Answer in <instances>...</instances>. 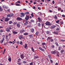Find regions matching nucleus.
<instances>
[{
  "label": "nucleus",
  "instance_id": "ea45409f",
  "mask_svg": "<svg viewBox=\"0 0 65 65\" xmlns=\"http://www.w3.org/2000/svg\"><path fill=\"white\" fill-rule=\"evenodd\" d=\"M54 41V40H53V39H51L49 41V42H50V41H51V42H53Z\"/></svg>",
  "mask_w": 65,
  "mask_h": 65
},
{
  "label": "nucleus",
  "instance_id": "c85d7f7f",
  "mask_svg": "<svg viewBox=\"0 0 65 65\" xmlns=\"http://www.w3.org/2000/svg\"><path fill=\"white\" fill-rule=\"evenodd\" d=\"M55 44L57 46H59V44H58L57 42H55Z\"/></svg>",
  "mask_w": 65,
  "mask_h": 65
},
{
  "label": "nucleus",
  "instance_id": "680f3d73",
  "mask_svg": "<svg viewBox=\"0 0 65 65\" xmlns=\"http://www.w3.org/2000/svg\"><path fill=\"white\" fill-rule=\"evenodd\" d=\"M52 3L54 4H55V1H52Z\"/></svg>",
  "mask_w": 65,
  "mask_h": 65
},
{
  "label": "nucleus",
  "instance_id": "f704fd0d",
  "mask_svg": "<svg viewBox=\"0 0 65 65\" xmlns=\"http://www.w3.org/2000/svg\"><path fill=\"white\" fill-rule=\"evenodd\" d=\"M31 49L32 50V51H33V52H34V49H33V47H32L31 48Z\"/></svg>",
  "mask_w": 65,
  "mask_h": 65
},
{
  "label": "nucleus",
  "instance_id": "4468645a",
  "mask_svg": "<svg viewBox=\"0 0 65 65\" xmlns=\"http://www.w3.org/2000/svg\"><path fill=\"white\" fill-rule=\"evenodd\" d=\"M17 27L19 28H20V26H21V25H20L19 23H18L17 24Z\"/></svg>",
  "mask_w": 65,
  "mask_h": 65
},
{
  "label": "nucleus",
  "instance_id": "e2e57ef3",
  "mask_svg": "<svg viewBox=\"0 0 65 65\" xmlns=\"http://www.w3.org/2000/svg\"><path fill=\"white\" fill-rule=\"evenodd\" d=\"M50 61L51 63H53V60H52L50 59Z\"/></svg>",
  "mask_w": 65,
  "mask_h": 65
},
{
  "label": "nucleus",
  "instance_id": "de8ad7c7",
  "mask_svg": "<svg viewBox=\"0 0 65 65\" xmlns=\"http://www.w3.org/2000/svg\"><path fill=\"white\" fill-rule=\"evenodd\" d=\"M42 28H43V27H44V23H42Z\"/></svg>",
  "mask_w": 65,
  "mask_h": 65
},
{
  "label": "nucleus",
  "instance_id": "a211bd4d",
  "mask_svg": "<svg viewBox=\"0 0 65 65\" xmlns=\"http://www.w3.org/2000/svg\"><path fill=\"white\" fill-rule=\"evenodd\" d=\"M21 57L22 59H23L24 58V55L22 54L21 55Z\"/></svg>",
  "mask_w": 65,
  "mask_h": 65
},
{
  "label": "nucleus",
  "instance_id": "09e8293b",
  "mask_svg": "<svg viewBox=\"0 0 65 65\" xmlns=\"http://www.w3.org/2000/svg\"><path fill=\"white\" fill-rule=\"evenodd\" d=\"M13 42H11V41H10L8 42V43H13Z\"/></svg>",
  "mask_w": 65,
  "mask_h": 65
},
{
  "label": "nucleus",
  "instance_id": "4be33fe9",
  "mask_svg": "<svg viewBox=\"0 0 65 65\" xmlns=\"http://www.w3.org/2000/svg\"><path fill=\"white\" fill-rule=\"evenodd\" d=\"M48 56L49 58L50 59H52V57H51V55H48Z\"/></svg>",
  "mask_w": 65,
  "mask_h": 65
},
{
  "label": "nucleus",
  "instance_id": "8fccbe9b",
  "mask_svg": "<svg viewBox=\"0 0 65 65\" xmlns=\"http://www.w3.org/2000/svg\"><path fill=\"white\" fill-rule=\"evenodd\" d=\"M26 17L27 18H28V19L29 18V15H26Z\"/></svg>",
  "mask_w": 65,
  "mask_h": 65
},
{
  "label": "nucleus",
  "instance_id": "7ed1b4c3",
  "mask_svg": "<svg viewBox=\"0 0 65 65\" xmlns=\"http://www.w3.org/2000/svg\"><path fill=\"white\" fill-rule=\"evenodd\" d=\"M39 49L42 52H44V51H45V50H44V49H43L41 47H39Z\"/></svg>",
  "mask_w": 65,
  "mask_h": 65
},
{
  "label": "nucleus",
  "instance_id": "7c9ffc66",
  "mask_svg": "<svg viewBox=\"0 0 65 65\" xmlns=\"http://www.w3.org/2000/svg\"><path fill=\"white\" fill-rule=\"evenodd\" d=\"M45 42H43L42 43V45L43 46L44 45H45Z\"/></svg>",
  "mask_w": 65,
  "mask_h": 65
},
{
  "label": "nucleus",
  "instance_id": "9d476101",
  "mask_svg": "<svg viewBox=\"0 0 65 65\" xmlns=\"http://www.w3.org/2000/svg\"><path fill=\"white\" fill-rule=\"evenodd\" d=\"M4 41V38H3L2 40L0 41V42L1 43H3V42Z\"/></svg>",
  "mask_w": 65,
  "mask_h": 65
},
{
  "label": "nucleus",
  "instance_id": "13d9d810",
  "mask_svg": "<svg viewBox=\"0 0 65 65\" xmlns=\"http://www.w3.org/2000/svg\"><path fill=\"white\" fill-rule=\"evenodd\" d=\"M46 34H49V31H47L46 32Z\"/></svg>",
  "mask_w": 65,
  "mask_h": 65
},
{
  "label": "nucleus",
  "instance_id": "2f4dec72",
  "mask_svg": "<svg viewBox=\"0 0 65 65\" xmlns=\"http://www.w3.org/2000/svg\"><path fill=\"white\" fill-rule=\"evenodd\" d=\"M64 50H62L61 51V54H63V53H64Z\"/></svg>",
  "mask_w": 65,
  "mask_h": 65
},
{
  "label": "nucleus",
  "instance_id": "5701e85b",
  "mask_svg": "<svg viewBox=\"0 0 65 65\" xmlns=\"http://www.w3.org/2000/svg\"><path fill=\"white\" fill-rule=\"evenodd\" d=\"M3 11V9H2V7L0 6V11Z\"/></svg>",
  "mask_w": 65,
  "mask_h": 65
},
{
  "label": "nucleus",
  "instance_id": "ddd939ff",
  "mask_svg": "<svg viewBox=\"0 0 65 65\" xmlns=\"http://www.w3.org/2000/svg\"><path fill=\"white\" fill-rule=\"evenodd\" d=\"M12 32L13 33V34H17L18 33V32L15 31H12Z\"/></svg>",
  "mask_w": 65,
  "mask_h": 65
},
{
  "label": "nucleus",
  "instance_id": "052dcab7",
  "mask_svg": "<svg viewBox=\"0 0 65 65\" xmlns=\"http://www.w3.org/2000/svg\"><path fill=\"white\" fill-rule=\"evenodd\" d=\"M16 6H20V4H16Z\"/></svg>",
  "mask_w": 65,
  "mask_h": 65
},
{
  "label": "nucleus",
  "instance_id": "20e7f679",
  "mask_svg": "<svg viewBox=\"0 0 65 65\" xmlns=\"http://www.w3.org/2000/svg\"><path fill=\"white\" fill-rule=\"evenodd\" d=\"M25 32V29H22L20 30V32L21 33H24V32Z\"/></svg>",
  "mask_w": 65,
  "mask_h": 65
},
{
  "label": "nucleus",
  "instance_id": "69168bd1",
  "mask_svg": "<svg viewBox=\"0 0 65 65\" xmlns=\"http://www.w3.org/2000/svg\"><path fill=\"white\" fill-rule=\"evenodd\" d=\"M32 8H33V9H35V7L33 6L32 7Z\"/></svg>",
  "mask_w": 65,
  "mask_h": 65
},
{
  "label": "nucleus",
  "instance_id": "4d7b16f0",
  "mask_svg": "<svg viewBox=\"0 0 65 65\" xmlns=\"http://www.w3.org/2000/svg\"><path fill=\"white\" fill-rule=\"evenodd\" d=\"M60 41H62L63 42H64V41H65V40H61Z\"/></svg>",
  "mask_w": 65,
  "mask_h": 65
},
{
  "label": "nucleus",
  "instance_id": "49530a36",
  "mask_svg": "<svg viewBox=\"0 0 65 65\" xmlns=\"http://www.w3.org/2000/svg\"><path fill=\"white\" fill-rule=\"evenodd\" d=\"M60 23L61 25H63L64 24V22L63 21H61L60 22Z\"/></svg>",
  "mask_w": 65,
  "mask_h": 65
},
{
  "label": "nucleus",
  "instance_id": "f8f14e48",
  "mask_svg": "<svg viewBox=\"0 0 65 65\" xmlns=\"http://www.w3.org/2000/svg\"><path fill=\"white\" fill-rule=\"evenodd\" d=\"M8 38V36H6V40L7 41H8V40H9V39Z\"/></svg>",
  "mask_w": 65,
  "mask_h": 65
},
{
  "label": "nucleus",
  "instance_id": "1a4fd4ad",
  "mask_svg": "<svg viewBox=\"0 0 65 65\" xmlns=\"http://www.w3.org/2000/svg\"><path fill=\"white\" fill-rule=\"evenodd\" d=\"M46 25H48V26H50V22H47L46 23Z\"/></svg>",
  "mask_w": 65,
  "mask_h": 65
},
{
  "label": "nucleus",
  "instance_id": "c756f323",
  "mask_svg": "<svg viewBox=\"0 0 65 65\" xmlns=\"http://www.w3.org/2000/svg\"><path fill=\"white\" fill-rule=\"evenodd\" d=\"M27 47V44H25V46H24V48H26V47Z\"/></svg>",
  "mask_w": 65,
  "mask_h": 65
},
{
  "label": "nucleus",
  "instance_id": "72a5a7b5",
  "mask_svg": "<svg viewBox=\"0 0 65 65\" xmlns=\"http://www.w3.org/2000/svg\"><path fill=\"white\" fill-rule=\"evenodd\" d=\"M32 35H29V37H30V38H32Z\"/></svg>",
  "mask_w": 65,
  "mask_h": 65
},
{
  "label": "nucleus",
  "instance_id": "b1692460",
  "mask_svg": "<svg viewBox=\"0 0 65 65\" xmlns=\"http://www.w3.org/2000/svg\"><path fill=\"white\" fill-rule=\"evenodd\" d=\"M24 14H29V12H25L24 13Z\"/></svg>",
  "mask_w": 65,
  "mask_h": 65
},
{
  "label": "nucleus",
  "instance_id": "a878e982",
  "mask_svg": "<svg viewBox=\"0 0 65 65\" xmlns=\"http://www.w3.org/2000/svg\"><path fill=\"white\" fill-rule=\"evenodd\" d=\"M39 34V32H38V31H37L35 33V35H38Z\"/></svg>",
  "mask_w": 65,
  "mask_h": 65
},
{
  "label": "nucleus",
  "instance_id": "bb28decb",
  "mask_svg": "<svg viewBox=\"0 0 65 65\" xmlns=\"http://www.w3.org/2000/svg\"><path fill=\"white\" fill-rule=\"evenodd\" d=\"M30 22H31V23H34V21L32 19H31L30 20Z\"/></svg>",
  "mask_w": 65,
  "mask_h": 65
},
{
  "label": "nucleus",
  "instance_id": "f03ea898",
  "mask_svg": "<svg viewBox=\"0 0 65 65\" xmlns=\"http://www.w3.org/2000/svg\"><path fill=\"white\" fill-rule=\"evenodd\" d=\"M51 54L55 55L56 53V51L55 50L54 51H53L51 52Z\"/></svg>",
  "mask_w": 65,
  "mask_h": 65
},
{
  "label": "nucleus",
  "instance_id": "3c124183",
  "mask_svg": "<svg viewBox=\"0 0 65 65\" xmlns=\"http://www.w3.org/2000/svg\"><path fill=\"white\" fill-rule=\"evenodd\" d=\"M17 44H18V45H19V44H20V42H17Z\"/></svg>",
  "mask_w": 65,
  "mask_h": 65
},
{
  "label": "nucleus",
  "instance_id": "0e129e2a",
  "mask_svg": "<svg viewBox=\"0 0 65 65\" xmlns=\"http://www.w3.org/2000/svg\"><path fill=\"white\" fill-rule=\"evenodd\" d=\"M62 17H63V18H65V15H62Z\"/></svg>",
  "mask_w": 65,
  "mask_h": 65
},
{
  "label": "nucleus",
  "instance_id": "c9c22d12",
  "mask_svg": "<svg viewBox=\"0 0 65 65\" xmlns=\"http://www.w3.org/2000/svg\"><path fill=\"white\" fill-rule=\"evenodd\" d=\"M38 26L39 27H41V24H40V23H39L38 24Z\"/></svg>",
  "mask_w": 65,
  "mask_h": 65
},
{
  "label": "nucleus",
  "instance_id": "c03bdc74",
  "mask_svg": "<svg viewBox=\"0 0 65 65\" xmlns=\"http://www.w3.org/2000/svg\"><path fill=\"white\" fill-rule=\"evenodd\" d=\"M38 19L39 21H41V19L40 17H38Z\"/></svg>",
  "mask_w": 65,
  "mask_h": 65
},
{
  "label": "nucleus",
  "instance_id": "f257e3e1",
  "mask_svg": "<svg viewBox=\"0 0 65 65\" xmlns=\"http://www.w3.org/2000/svg\"><path fill=\"white\" fill-rule=\"evenodd\" d=\"M13 14L11 13L7 15V17H12V16H13Z\"/></svg>",
  "mask_w": 65,
  "mask_h": 65
},
{
  "label": "nucleus",
  "instance_id": "a18cd8bd",
  "mask_svg": "<svg viewBox=\"0 0 65 65\" xmlns=\"http://www.w3.org/2000/svg\"><path fill=\"white\" fill-rule=\"evenodd\" d=\"M16 3H18L20 4V3H21V2L19 1H18L17 2H16Z\"/></svg>",
  "mask_w": 65,
  "mask_h": 65
},
{
  "label": "nucleus",
  "instance_id": "e433bc0d",
  "mask_svg": "<svg viewBox=\"0 0 65 65\" xmlns=\"http://www.w3.org/2000/svg\"><path fill=\"white\" fill-rule=\"evenodd\" d=\"M59 22H60V20H57L56 21V23H57V24H58L59 23Z\"/></svg>",
  "mask_w": 65,
  "mask_h": 65
},
{
  "label": "nucleus",
  "instance_id": "37998d69",
  "mask_svg": "<svg viewBox=\"0 0 65 65\" xmlns=\"http://www.w3.org/2000/svg\"><path fill=\"white\" fill-rule=\"evenodd\" d=\"M58 17H59V18H60V17H61V14H59L58 15Z\"/></svg>",
  "mask_w": 65,
  "mask_h": 65
},
{
  "label": "nucleus",
  "instance_id": "4c0bfd02",
  "mask_svg": "<svg viewBox=\"0 0 65 65\" xmlns=\"http://www.w3.org/2000/svg\"><path fill=\"white\" fill-rule=\"evenodd\" d=\"M25 19H26V21H28V19L27 17H26L25 18Z\"/></svg>",
  "mask_w": 65,
  "mask_h": 65
},
{
  "label": "nucleus",
  "instance_id": "79ce46f5",
  "mask_svg": "<svg viewBox=\"0 0 65 65\" xmlns=\"http://www.w3.org/2000/svg\"><path fill=\"white\" fill-rule=\"evenodd\" d=\"M12 22L11 21H10L9 22V24H12Z\"/></svg>",
  "mask_w": 65,
  "mask_h": 65
},
{
  "label": "nucleus",
  "instance_id": "dca6fc26",
  "mask_svg": "<svg viewBox=\"0 0 65 65\" xmlns=\"http://www.w3.org/2000/svg\"><path fill=\"white\" fill-rule=\"evenodd\" d=\"M34 58L35 59H38L39 57L38 56H35L34 57Z\"/></svg>",
  "mask_w": 65,
  "mask_h": 65
},
{
  "label": "nucleus",
  "instance_id": "6ab92c4d",
  "mask_svg": "<svg viewBox=\"0 0 65 65\" xmlns=\"http://www.w3.org/2000/svg\"><path fill=\"white\" fill-rule=\"evenodd\" d=\"M53 33H54V34H55L56 35H58V33L56 32L55 31H53Z\"/></svg>",
  "mask_w": 65,
  "mask_h": 65
},
{
  "label": "nucleus",
  "instance_id": "774afa93",
  "mask_svg": "<svg viewBox=\"0 0 65 65\" xmlns=\"http://www.w3.org/2000/svg\"><path fill=\"white\" fill-rule=\"evenodd\" d=\"M18 65H21V63L20 62H18Z\"/></svg>",
  "mask_w": 65,
  "mask_h": 65
},
{
  "label": "nucleus",
  "instance_id": "6e6d98bb",
  "mask_svg": "<svg viewBox=\"0 0 65 65\" xmlns=\"http://www.w3.org/2000/svg\"><path fill=\"white\" fill-rule=\"evenodd\" d=\"M0 32H3V30L2 29H1L0 30Z\"/></svg>",
  "mask_w": 65,
  "mask_h": 65
},
{
  "label": "nucleus",
  "instance_id": "39448f33",
  "mask_svg": "<svg viewBox=\"0 0 65 65\" xmlns=\"http://www.w3.org/2000/svg\"><path fill=\"white\" fill-rule=\"evenodd\" d=\"M17 19L18 21H22V19L19 17H17Z\"/></svg>",
  "mask_w": 65,
  "mask_h": 65
},
{
  "label": "nucleus",
  "instance_id": "bf43d9fd",
  "mask_svg": "<svg viewBox=\"0 0 65 65\" xmlns=\"http://www.w3.org/2000/svg\"><path fill=\"white\" fill-rule=\"evenodd\" d=\"M23 63L26 64V61H23Z\"/></svg>",
  "mask_w": 65,
  "mask_h": 65
},
{
  "label": "nucleus",
  "instance_id": "2eb2a0df",
  "mask_svg": "<svg viewBox=\"0 0 65 65\" xmlns=\"http://www.w3.org/2000/svg\"><path fill=\"white\" fill-rule=\"evenodd\" d=\"M6 31L7 32H9L10 31V30L9 29V28H6Z\"/></svg>",
  "mask_w": 65,
  "mask_h": 65
},
{
  "label": "nucleus",
  "instance_id": "58836bf2",
  "mask_svg": "<svg viewBox=\"0 0 65 65\" xmlns=\"http://www.w3.org/2000/svg\"><path fill=\"white\" fill-rule=\"evenodd\" d=\"M24 35H28V33H25L24 34Z\"/></svg>",
  "mask_w": 65,
  "mask_h": 65
},
{
  "label": "nucleus",
  "instance_id": "6e6552de",
  "mask_svg": "<svg viewBox=\"0 0 65 65\" xmlns=\"http://www.w3.org/2000/svg\"><path fill=\"white\" fill-rule=\"evenodd\" d=\"M21 17H24V16H25V13H23L22 12L21 13Z\"/></svg>",
  "mask_w": 65,
  "mask_h": 65
},
{
  "label": "nucleus",
  "instance_id": "473e14b6",
  "mask_svg": "<svg viewBox=\"0 0 65 65\" xmlns=\"http://www.w3.org/2000/svg\"><path fill=\"white\" fill-rule=\"evenodd\" d=\"M54 18L55 19H58L57 18V17L56 15H55Z\"/></svg>",
  "mask_w": 65,
  "mask_h": 65
},
{
  "label": "nucleus",
  "instance_id": "338daca9",
  "mask_svg": "<svg viewBox=\"0 0 65 65\" xmlns=\"http://www.w3.org/2000/svg\"><path fill=\"white\" fill-rule=\"evenodd\" d=\"M58 10H61V8H58Z\"/></svg>",
  "mask_w": 65,
  "mask_h": 65
},
{
  "label": "nucleus",
  "instance_id": "5fc2aeb1",
  "mask_svg": "<svg viewBox=\"0 0 65 65\" xmlns=\"http://www.w3.org/2000/svg\"><path fill=\"white\" fill-rule=\"evenodd\" d=\"M42 47H43V48H44V49H45H45H46V48H45V46H42Z\"/></svg>",
  "mask_w": 65,
  "mask_h": 65
},
{
  "label": "nucleus",
  "instance_id": "423d86ee",
  "mask_svg": "<svg viewBox=\"0 0 65 65\" xmlns=\"http://www.w3.org/2000/svg\"><path fill=\"white\" fill-rule=\"evenodd\" d=\"M56 27V26L55 25H53L51 26V28L53 29H55V28Z\"/></svg>",
  "mask_w": 65,
  "mask_h": 65
},
{
  "label": "nucleus",
  "instance_id": "f3484780",
  "mask_svg": "<svg viewBox=\"0 0 65 65\" xmlns=\"http://www.w3.org/2000/svg\"><path fill=\"white\" fill-rule=\"evenodd\" d=\"M30 65H35V63L34 62H31L30 63Z\"/></svg>",
  "mask_w": 65,
  "mask_h": 65
},
{
  "label": "nucleus",
  "instance_id": "864d4df0",
  "mask_svg": "<svg viewBox=\"0 0 65 65\" xmlns=\"http://www.w3.org/2000/svg\"><path fill=\"white\" fill-rule=\"evenodd\" d=\"M58 50H59V51L61 50V47H58Z\"/></svg>",
  "mask_w": 65,
  "mask_h": 65
},
{
  "label": "nucleus",
  "instance_id": "cd10ccee",
  "mask_svg": "<svg viewBox=\"0 0 65 65\" xmlns=\"http://www.w3.org/2000/svg\"><path fill=\"white\" fill-rule=\"evenodd\" d=\"M51 39V38L50 37H48L47 39V40H50V39Z\"/></svg>",
  "mask_w": 65,
  "mask_h": 65
},
{
  "label": "nucleus",
  "instance_id": "a19ab883",
  "mask_svg": "<svg viewBox=\"0 0 65 65\" xmlns=\"http://www.w3.org/2000/svg\"><path fill=\"white\" fill-rule=\"evenodd\" d=\"M31 16L32 17V18H34V15H33V13H32L31 14Z\"/></svg>",
  "mask_w": 65,
  "mask_h": 65
},
{
  "label": "nucleus",
  "instance_id": "aec40b11",
  "mask_svg": "<svg viewBox=\"0 0 65 65\" xmlns=\"http://www.w3.org/2000/svg\"><path fill=\"white\" fill-rule=\"evenodd\" d=\"M28 24V22L27 21H26L25 22V23H24V25H27Z\"/></svg>",
  "mask_w": 65,
  "mask_h": 65
},
{
  "label": "nucleus",
  "instance_id": "0eeeda50",
  "mask_svg": "<svg viewBox=\"0 0 65 65\" xmlns=\"http://www.w3.org/2000/svg\"><path fill=\"white\" fill-rule=\"evenodd\" d=\"M19 38L20 39H24V38L23 37V36L22 35H20L19 37Z\"/></svg>",
  "mask_w": 65,
  "mask_h": 65
},
{
  "label": "nucleus",
  "instance_id": "393cba45",
  "mask_svg": "<svg viewBox=\"0 0 65 65\" xmlns=\"http://www.w3.org/2000/svg\"><path fill=\"white\" fill-rule=\"evenodd\" d=\"M8 60L9 62H11V58H10L8 59Z\"/></svg>",
  "mask_w": 65,
  "mask_h": 65
},
{
  "label": "nucleus",
  "instance_id": "9b49d317",
  "mask_svg": "<svg viewBox=\"0 0 65 65\" xmlns=\"http://www.w3.org/2000/svg\"><path fill=\"white\" fill-rule=\"evenodd\" d=\"M31 32L32 33H34V29L33 28H32L31 29Z\"/></svg>",
  "mask_w": 65,
  "mask_h": 65
},
{
  "label": "nucleus",
  "instance_id": "603ef678",
  "mask_svg": "<svg viewBox=\"0 0 65 65\" xmlns=\"http://www.w3.org/2000/svg\"><path fill=\"white\" fill-rule=\"evenodd\" d=\"M51 47L52 48H54V47H55V46H54V45H52V46H51Z\"/></svg>",
  "mask_w": 65,
  "mask_h": 65
},
{
  "label": "nucleus",
  "instance_id": "412c9836",
  "mask_svg": "<svg viewBox=\"0 0 65 65\" xmlns=\"http://www.w3.org/2000/svg\"><path fill=\"white\" fill-rule=\"evenodd\" d=\"M9 19L6 18L4 20L5 21H6L7 22V21H9Z\"/></svg>",
  "mask_w": 65,
  "mask_h": 65
}]
</instances>
